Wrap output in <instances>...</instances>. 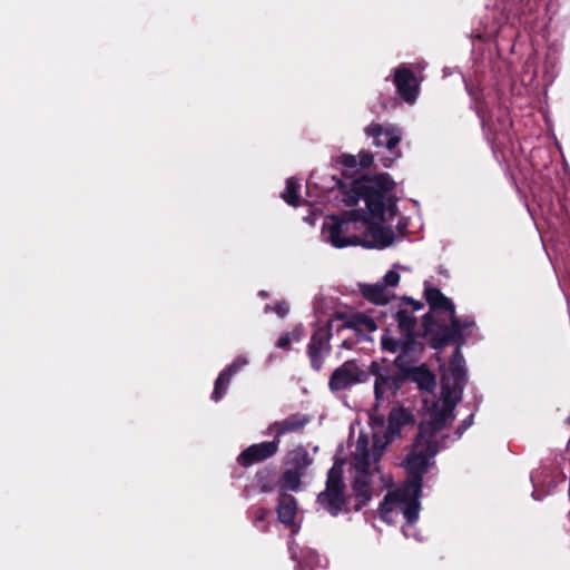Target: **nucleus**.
Returning <instances> with one entry per match:
<instances>
[{
    "mask_svg": "<svg viewBox=\"0 0 570 570\" xmlns=\"http://www.w3.org/2000/svg\"><path fill=\"white\" fill-rule=\"evenodd\" d=\"M328 333L325 330H317L311 340L308 353L314 368L320 370L322 366V358L328 352Z\"/></svg>",
    "mask_w": 570,
    "mask_h": 570,
    "instance_id": "2eb2a0df",
    "label": "nucleus"
},
{
    "mask_svg": "<svg viewBox=\"0 0 570 570\" xmlns=\"http://www.w3.org/2000/svg\"><path fill=\"white\" fill-rule=\"evenodd\" d=\"M303 567L314 568V567H323L321 563V559L318 556L311 553V559L304 563Z\"/></svg>",
    "mask_w": 570,
    "mask_h": 570,
    "instance_id": "393cba45",
    "label": "nucleus"
},
{
    "mask_svg": "<svg viewBox=\"0 0 570 570\" xmlns=\"http://www.w3.org/2000/svg\"><path fill=\"white\" fill-rule=\"evenodd\" d=\"M344 488L342 464H335L328 472L326 489L317 498L320 505L332 515H337L346 508Z\"/></svg>",
    "mask_w": 570,
    "mask_h": 570,
    "instance_id": "423d86ee",
    "label": "nucleus"
},
{
    "mask_svg": "<svg viewBox=\"0 0 570 570\" xmlns=\"http://www.w3.org/2000/svg\"><path fill=\"white\" fill-rule=\"evenodd\" d=\"M396 321L401 337H395L391 332L384 333L381 338L382 348L399 353L395 358L396 365L405 371L420 389L430 391L435 385L434 375L423 365L409 367V364L415 361L422 352V345L415 341L413 334L415 318L407 311H399Z\"/></svg>",
    "mask_w": 570,
    "mask_h": 570,
    "instance_id": "20e7f679",
    "label": "nucleus"
},
{
    "mask_svg": "<svg viewBox=\"0 0 570 570\" xmlns=\"http://www.w3.org/2000/svg\"><path fill=\"white\" fill-rule=\"evenodd\" d=\"M421 487L419 482H405L403 487L389 492L381 504L380 512L384 521L393 522L400 514L403 515L406 521L403 527L405 537L414 535L411 528L419 518Z\"/></svg>",
    "mask_w": 570,
    "mask_h": 570,
    "instance_id": "39448f33",
    "label": "nucleus"
},
{
    "mask_svg": "<svg viewBox=\"0 0 570 570\" xmlns=\"http://www.w3.org/2000/svg\"><path fill=\"white\" fill-rule=\"evenodd\" d=\"M279 441L262 442L252 444L245 449L238 456V462L244 466H249L273 456L278 450Z\"/></svg>",
    "mask_w": 570,
    "mask_h": 570,
    "instance_id": "9b49d317",
    "label": "nucleus"
},
{
    "mask_svg": "<svg viewBox=\"0 0 570 570\" xmlns=\"http://www.w3.org/2000/svg\"><path fill=\"white\" fill-rule=\"evenodd\" d=\"M295 425L292 422H276L269 426L272 433H276L277 435H282L286 432L293 431Z\"/></svg>",
    "mask_w": 570,
    "mask_h": 570,
    "instance_id": "5701e85b",
    "label": "nucleus"
},
{
    "mask_svg": "<svg viewBox=\"0 0 570 570\" xmlns=\"http://www.w3.org/2000/svg\"><path fill=\"white\" fill-rule=\"evenodd\" d=\"M365 379V372L355 362L347 361L334 371L328 384L332 391H340L363 382Z\"/></svg>",
    "mask_w": 570,
    "mask_h": 570,
    "instance_id": "1a4fd4ad",
    "label": "nucleus"
},
{
    "mask_svg": "<svg viewBox=\"0 0 570 570\" xmlns=\"http://www.w3.org/2000/svg\"><path fill=\"white\" fill-rule=\"evenodd\" d=\"M400 282V274L395 269L389 271L383 277V285L391 289Z\"/></svg>",
    "mask_w": 570,
    "mask_h": 570,
    "instance_id": "b1692460",
    "label": "nucleus"
},
{
    "mask_svg": "<svg viewBox=\"0 0 570 570\" xmlns=\"http://www.w3.org/2000/svg\"><path fill=\"white\" fill-rule=\"evenodd\" d=\"M297 514V505L293 498H283L278 505V518L286 525L296 527L295 517Z\"/></svg>",
    "mask_w": 570,
    "mask_h": 570,
    "instance_id": "f3484780",
    "label": "nucleus"
},
{
    "mask_svg": "<svg viewBox=\"0 0 570 570\" xmlns=\"http://www.w3.org/2000/svg\"><path fill=\"white\" fill-rule=\"evenodd\" d=\"M425 297L428 303L433 309L440 308L448 311L451 318V338L455 340L462 335L463 327L460 322L454 317L453 304L436 288H426Z\"/></svg>",
    "mask_w": 570,
    "mask_h": 570,
    "instance_id": "9d476101",
    "label": "nucleus"
},
{
    "mask_svg": "<svg viewBox=\"0 0 570 570\" xmlns=\"http://www.w3.org/2000/svg\"><path fill=\"white\" fill-rule=\"evenodd\" d=\"M372 373L375 375L374 393H375V411L383 403H389L399 389V379L391 374L389 370L380 367L377 363H372Z\"/></svg>",
    "mask_w": 570,
    "mask_h": 570,
    "instance_id": "6e6552de",
    "label": "nucleus"
},
{
    "mask_svg": "<svg viewBox=\"0 0 570 570\" xmlns=\"http://www.w3.org/2000/svg\"><path fill=\"white\" fill-rule=\"evenodd\" d=\"M336 327L337 331L340 328H353L356 332H374L376 330L375 322L362 314V313H353L351 315L338 314L335 318H333L330 323V327Z\"/></svg>",
    "mask_w": 570,
    "mask_h": 570,
    "instance_id": "f8f14e48",
    "label": "nucleus"
},
{
    "mask_svg": "<svg viewBox=\"0 0 570 570\" xmlns=\"http://www.w3.org/2000/svg\"><path fill=\"white\" fill-rule=\"evenodd\" d=\"M275 312L278 316L284 317L288 313V306L285 303H279L276 305Z\"/></svg>",
    "mask_w": 570,
    "mask_h": 570,
    "instance_id": "a878e982",
    "label": "nucleus"
},
{
    "mask_svg": "<svg viewBox=\"0 0 570 570\" xmlns=\"http://www.w3.org/2000/svg\"><path fill=\"white\" fill-rule=\"evenodd\" d=\"M247 364V360L239 357L225 371H223L216 380V400L219 397V390L224 387L238 370Z\"/></svg>",
    "mask_w": 570,
    "mask_h": 570,
    "instance_id": "6ab92c4d",
    "label": "nucleus"
},
{
    "mask_svg": "<svg viewBox=\"0 0 570 570\" xmlns=\"http://www.w3.org/2000/svg\"><path fill=\"white\" fill-rule=\"evenodd\" d=\"M374 157L370 153H361L358 158L353 155H342L338 161L342 164V171L344 177L353 178L354 174L358 171V169L368 168L373 164Z\"/></svg>",
    "mask_w": 570,
    "mask_h": 570,
    "instance_id": "4468645a",
    "label": "nucleus"
},
{
    "mask_svg": "<svg viewBox=\"0 0 570 570\" xmlns=\"http://www.w3.org/2000/svg\"><path fill=\"white\" fill-rule=\"evenodd\" d=\"M303 473L288 468L282 479L281 488L285 491H296L301 487V476Z\"/></svg>",
    "mask_w": 570,
    "mask_h": 570,
    "instance_id": "aec40b11",
    "label": "nucleus"
},
{
    "mask_svg": "<svg viewBox=\"0 0 570 570\" xmlns=\"http://www.w3.org/2000/svg\"><path fill=\"white\" fill-rule=\"evenodd\" d=\"M464 360L459 350L453 353L449 366L444 368L441 381V399L424 400V419L419 435L405 458L406 482H419L433 465V458L439 450L442 430L454 419L453 410L461 399L464 384Z\"/></svg>",
    "mask_w": 570,
    "mask_h": 570,
    "instance_id": "f03ea898",
    "label": "nucleus"
},
{
    "mask_svg": "<svg viewBox=\"0 0 570 570\" xmlns=\"http://www.w3.org/2000/svg\"><path fill=\"white\" fill-rule=\"evenodd\" d=\"M299 188V184L294 178H288L286 180V188L282 194V198L289 205L297 207L299 205V199L297 196V189Z\"/></svg>",
    "mask_w": 570,
    "mask_h": 570,
    "instance_id": "412c9836",
    "label": "nucleus"
},
{
    "mask_svg": "<svg viewBox=\"0 0 570 570\" xmlns=\"http://www.w3.org/2000/svg\"><path fill=\"white\" fill-rule=\"evenodd\" d=\"M395 183L389 174L352 179L342 184V199L352 207L342 217L328 216L323 239L336 248L364 246L383 249L393 244L390 223L396 215Z\"/></svg>",
    "mask_w": 570,
    "mask_h": 570,
    "instance_id": "f257e3e1",
    "label": "nucleus"
},
{
    "mask_svg": "<svg viewBox=\"0 0 570 570\" xmlns=\"http://www.w3.org/2000/svg\"><path fill=\"white\" fill-rule=\"evenodd\" d=\"M365 134L373 138V144L376 147H386L389 151L393 153L392 157L382 158L384 167H390L393 163L401 157L400 151H393L395 146L400 142L402 134L400 129L394 126H382L380 124H371L365 128Z\"/></svg>",
    "mask_w": 570,
    "mask_h": 570,
    "instance_id": "0eeeda50",
    "label": "nucleus"
},
{
    "mask_svg": "<svg viewBox=\"0 0 570 570\" xmlns=\"http://www.w3.org/2000/svg\"><path fill=\"white\" fill-rule=\"evenodd\" d=\"M289 468L303 473L306 468L312 464V458L303 448H296L289 452Z\"/></svg>",
    "mask_w": 570,
    "mask_h": 570,
    "instance_id": "a211bd4d",
    "label": "nucleus"
},
{
    "mask_svg": "<svg viewBox=\"0 0 570 570\" xmlns=\"http://www.w3.org/2000/svg\"><path fill=\"white\" fill-rule=\"evenodd\" d=\"M371 420L374 430L373 441H370L366 433L361 432L351 455L352 487L356 501L355 510H360L371 500V478L374 472L379 471V460L386 445L400 432V429L413 422V415L403 407L394 409L390 413L389 428L383 436H380L383 429V419L379 411L374 410Z\"/></svg>",
    "mask_w": 570,
    "mask_h": 570,
    "instance_id": "7ed1b4c3",
    "label": "nucleus"
},
{
    "mask_svg": "<svg viewBox=\"0 0 570 570\" xmlns=\"http://www.w3.org/2000/svg\"><path fill=\"white\" fill-rule=\"evenodd\" d=\"M394 82L399 94L406 102H413L416 99L417 81L410 70L406 68L396 69Z\"/></svg>",
    "mask_w": 570,
    "mask_h": 570,
    "instance_id": "ddd939ff",
    "label": "nucleus"
},
{
    "mask_svg": "<svg viewBox=\"0 0 570 570\" xmlns=\"http://www.w3.org/2000/svg\"><path fill=\"white\" fill-rule=\"evenodd\" d=\"M361 292L364 297L375 304H386L393 296L391 289L386 288L382 283L362 285Z\"/></svg>",
    "mask_w": 570,
    "mask_h": 570,
    "instance_id": "dca6fc26",
    "label": "nucleus"
},
{
    "mask_svg": "<svg viewBox=\"0 0 570 570\" xmlns=\"http://www.w3.org/2000/svg\"><path fill=\"white\" fill-rule=\"evenodd\" d=\"M302 336H303L302 328H301V326H297L291 333L282 335L277 340L276 345L279 348H287L289 346L291 342H293V341L297 342L302 338Z\"/></svg>",
    "mask_w": 570,
    "mask_h": 570,
    "instance_id": "4be33fe9",
    "label": "nucleus"
}]
</instances>
